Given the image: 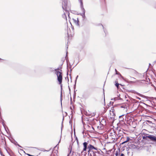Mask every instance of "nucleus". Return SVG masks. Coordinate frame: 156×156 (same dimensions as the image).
I'll use <instances>...</instances> for the list:
<instances>
[{
    "label": "nucleus",
    "instance_id": "21",
    "mask_svg": "<svg viewBox=\"0 0 156 156\" xmlns=\"http://www.w3.org/2000/svg\"><path fill=\"white\" fill-rule=\"evenodd\" d=\"M61 97L62 96V94H61Z\"/></svg>",
    "mask_w": 156,
    "mask_h": 156
},
{
    "label": "nucleus",
    "instance_id": "6",
    "mask_svg": "<svg viewBox=\"0 0 156 156\" xmlns=\"http://www.w3.org/2000/svg\"><path fill=\"white\" fill-rule=\"evenodd\" d=\"M150 140L155 143H156V137L153 135H151L149 137Z\"/></svg>",
    "mask_w": 156,
    "mask_h": 156
},
{
    "label": "nucleus",
    "instance_id": "16",
    "mask_svg": "<svg viewBox=\"0 0 156 156\" xmlns=\"http://www.w3.org/2000/svg\"><path fill=\"white\" fill-rule=\"evenodd\" d=\"M131 83H135L136 82V81H131Z\"/></svg>",
    "mask_w": 156,
    "mask_h": 156
},
{
    "label": "nucleus",
    "instance_id": "4",
    "mask_svg": "<svg viewBox=\"0 0 156 156\" xmlns=\"http://www.w3.org/2000/svg\"><path fill=\"white\" fill-rule=\"evenodd\" d=\"M80 3H81V9H82V12H83L82 15V16L83 17H83H85V10L84 8L83 7V2H82L81 0V1H80Z\"/></svg>",
    "mask_w": 156,
    "mask_h": 156
},
{
    "label": "nucleus",
    "instance_id": "7",
    "mask_svg": "<svg viewBox=\"0 0 156 156\" xmlns=\"http://www.w3.org/2000/svg\"><path fill=\"white\" fill-rule=\"evenodd\" d=\"M76 19H77V20L76 19H73L72 20H73V22L76 24L78 25V22L79 21L78 20V18H77Z\"/></svg>",
    "mask_w": 156,
    "mask_h": 156
},
{
    "label": "nucleus",
    "instance_id": "12",
    "mask_svg": "<svg viewBox=\"0 0 156 156\" xmlns=\"http://www.w3.org/2000/svg\"><path fill=\"white\" fill-rule=\"evenodd\" d=\"M125 106H126L125 105H122V106H121V108H124V109H125L126 110V108H125Z\"/></svg>",
    "mask_w": 156,
    "mask_h": 156
},
{
    "label": "nucleus",
    "instance_id": "3",
    "mask_svg": "<svg viewBox=\"0 0 156 156\" xmlns=\"http://www.w3.org/2000/svg\"><path fill=\"white\" fill-rule=\"evenodd\" d=\"M87 149L88 150V152L90 151L91 150L93 149L97 150V147H94V146L90 144H89L88 145Z\"/></svg>",
    "mask_w": 156,
    "mask_h": 156
},
{
    "label": "nucleus",
    "instance_id": "18",
    "mask_svg": "<svg viewBox=\"0 0 156 156\" xmlns=\"http://www.w3.org/2000/svg\"><path fill=\"white\" fill-rule=\"evenodd\" d=\"M129 151H128L127 152V154L129 155Z\"/></svg>",
    "mask_w": 156,
    "mask_h": 156
},
{
    "label": "nucleus",
    "instance_id": "9",
    "mask_svg": "<svg viewBox=\"0 0 156 156\" xmlns=\"http://www.w3.org/2000/svg\"><path fill=\"white\" fill-rule=\"evenodd\" d=\"M124 115H122L119 116V121L120 122H122L124 120V118L122 117V116Z\"/></svg>",
    "mask_w": 156,
    "mask_h": 156
},
{
    "label": "nucleus",
    "instance_id": "15",
    "mask_svg": "<svg viewBox=\"0 0 156 156\" xmlns=\"http://www.w3.org/2000/svg\"><path fill=\"white\" fill-rule=\"evenodd\" d=\"M115 71L116 72V74H119V73L117 72V70H116V69H115Z\"/></svg>",
    "mask_w": 156,
    "mask_h": 156
},
{
    "label": "nucleus",
    "instance_id": "20",
    "mask_svg": "<svg viewBox=\"0 0 156 156\" xmlns=\"http://www.w3.org/2000/svg\"><path fill=\"white\" fill-rule=\"evenodd\" d=\"M78 76H77L76 78H78Z\"/></svg>",
    "mask_w": 156,
    "mask_h": 156
},
{
    "label": "nucleus",
    "instance_id": "17",
    "mask_svg": "<svg viewBox=\"0 0 156 156\" xmlns=\"http://www.w3.org/2000/svg\"><path fill=\"white\" fill-rule=\"evenodd\" d=\"M124 154H121L120 156H124Z\"/></svg>",
    "mask_w": 156,
    "mask_h": 156
},
{
    "label": "nucleus",
    "instance_id": "2",
    "mask_svg": "<svg viewBox=\"0 0 156 156\" xmlns=\"http://www.w3.org/2000/svg\"><path fill=\"white\" fill-rule=\"evenodd\" d=\"M55 73L57 77V80L60 84H61L62 79V71L59 69H55ZM61 88L62 89V85H61Z\"/></svg>",
    "mask_w": 156,
    "mask_h": 156
},
{
    "label": "nucleus",
    "instance_id": "19",
    "mask_svg": "<svg viewBox=\"0 0 156 156\" xmlns=\"http://www.w3.org/2000/svg\"><path fill=\"white\" fill-rule=\"evenodd\" d=\"M18 145V146H19V147H21L20 146V145H19L18 144V145Z\"/></svg>",
    "mask_w": 156,
    "mask_h": 156
},
{
    "label": "nucleus",
    "instance_id": "14",
    "mask_svg": "<svg viewBox=\"0 0 156 156\" xmlns=\"http://www.w3.org/2000/svg\"><path fill=\"white\" fill-rule=\"evenodd\" d=\"M130 80H135V78L133 77H130Z\"/></svg>",
    "mask_w": 156,
    "mask_h": 156
},
{
    "label": "nucleus",
    "instance_id": "10",
    "mask_svg": "<svg viewBox=\"0 0 156 156\" xmlns=\"http://www.w3.org/2000/svg\"><path fill=\"white\" fill-rule=\"evenodd\" d=\"M112 114L113 115L112 116H110V118H111V119H114L115 118V115H114V114L113 112H112L110 113L111 115Z\"/></svg>",
    "mask_w": 156,
    "mask_h": 156
},
{
    "label": "nucleus",
    "instance_id": "13",
    "mask_svg": "<svg viewBox=\"0 0 156 156\" xmlns=\"http://www.w3.org/2000/svg\"><path fill=\"white\" fill-rule=\"evenodd\" d=\"M119 84L118 83H116L115 85V86L117 87L118 88H119Z\"/></svg>",
    "mask_w": 156,
    "mask_h": 156
},
{
    "label": "nucleus",
    "instance_id": "8",
    "mask_svg": "<svg viewBox=\"0 0 156 156\" xmlns=\"http://www.w3.org/2000/svg\"><path fill=\"white\" fill-rule=\"evenodd\" d=\"M151 135H145L143 136V139H146V140H147V139H149V137L151 136Z\"/></svg>",
    "mask_w": 156,
    "mask_h": 156
},
{
    "label": "nucleus",
    "instance_id": "11",
    "mask_svg": "<svg viewBox=\"0 0 156 156\" xmlns=\"http://www.w3.org/2000/svg\"><path fill=\"white\" fill-rule=\"evenodd\" d=\"M129 139H130V138L129 137H127L126 140L124 142H123V143H122V144H123L127 142L129 140Z\"/></svg>",
    "mask_w": 156,
    "mask_h": 156
},
{
    "label": "nucleus",
    "instance_id": "1",
    "mask_svg": "<svg viewBox=\"0 0 156 156\" xmlns=\"http://www.w3.org/2000/svg\"><path fill=\"white\" fill-rule=\"evenodd\" d=\"M62 8L64 11V13L62 15L63 18H65L67 20L66 15H67L69 18V11L70 10V5L68 4L67 0H64L62 2Z\"/></svg>",
    "mask_w": 156,
    "mask_h": 156
},
{
    "label": "nucleus",
    "instance_id": "5",
    "mask_svg": "<svg viewBox=\"0 0 156 156\" xmlns=\"http://www.w3.org/2000/svg\"><path fill=\"white\" fill-rule=\"evenodd\" d=\"M88 143L87 142H84L83 143V150L81 151V153H83V151H86Z\"/></svg>",
    "mask_w": 156,
    "mask_h": 156
}]
</instances>
